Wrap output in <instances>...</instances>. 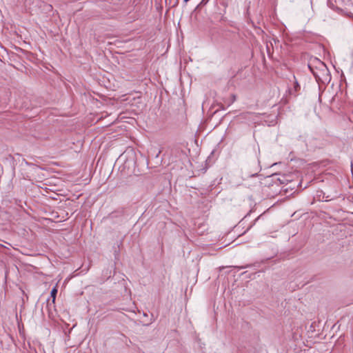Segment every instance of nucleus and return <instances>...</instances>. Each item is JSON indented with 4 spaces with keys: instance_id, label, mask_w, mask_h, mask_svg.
<instances>
[{
    "instance_id": "f257e3e1",
    "label": "nucleus",
    "mask_w": 353,
    "mask_h": 353,
    "mask_svg": "<svg viewBox=\"0 0 353 353\" xmlns=\"http://www.w3.org/2000/svg\"><path fill=\"white\" fill-rule=\"evenodd\" d=\"M307 66L318 83L327 84L330 81L331 75L330 71L327 65L319 59H311Z\"/></svg>"
},
{
    "instance_id": "f03ea898",
    "label": "nucleus",
    "mask_w": 353,
    "mask_h": 353,
    "mask_svg": "<svg viewBox=\"0 0 353 353\" xmlns=\"http://www.w3.org/2000/svg\"><path fill=\"white\" fill-rule=\"evenodd\" d=\"M57 294V289L56 287H54L51 292H50V296L52 298V303H54L55 302V299H56V295Z\"/></svg>"
},
{
    "instance_id": "7ed1b4c3",
    "label": "nucleus",
    "mask_w": 353,
    "mask_h": 353,
    "mask_svg": "<svg viewBox=\"0 0 353 353\" xmlns=\"http://www.w3.org/2000/svg\"><path fill=\"white\" fill-rule=\"evenodd\" d=\"M294 79H295L294 77ZM294 90H295V91H296L298 90V88H299V83H298V82H297V81L296 79H294Z\"/></svg>"
},
{
    "instance_id": "20e7f679",
    "label": "nucleus",
    "mask_w": 353,
    "mask_h": 353,
    "mask_svg": "<svg viewBox=\"0 0 353 353\" xmlns=\"http://www.w3.org/2000/svg\"><path fill=\"white\" fill-rule=\"evenodd\" d=\"M279 181L281 183H285V181H288V180L285 179V176H282V179L279 178Z\"/></svg>"
},
{
    "instance_id": "39448f33",
    "label": "nucleus",
    "mask_w": 353,
    "mask_h": 353,
    "mask_svg": "<svg viewBox=\"0 0 353 353\" xmlns=\"http://www.w3.org/2000/svg\"><path fill=\"white\" fill-rule=\"evenodd\" d=\"M352 64H353V51H352Z\"/></svg>"
}]
</instances>
